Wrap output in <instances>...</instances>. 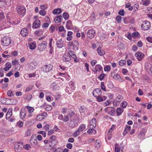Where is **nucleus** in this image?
I'll list each match as a JSON object with an SVG mask.
<instances>
[{"label": "nucleus", "mask_w": 152, "mask_h": 152, "mask_svg": "<svg viewBox=\"0 0 152 152\" xmlns=\"http://www.w3.org/2000/svg\"><path fill=\"white\" fill-rule=\"evenodd\" d=\"M11 38L7 36L4 37L1 39V43L2 45L4 46H8L10 44Z\"/></svg>", "instance_id": "obj_1"}, {"label": "nucleus", "mask_w": 152, "mask_h": 152, "mask_svg": "<svg viewBox=\"0 0 152 152\" xmlns=\"http://www.w3.org/2000/svg\"><path fill=\"white\" fill-rule=\"evenodd\" d=\"M56 137L53 135L50 137L49 147H53L55 146L57 143L58 141L56 139Z\"/></svg>", "instance_id": "obj_2"}, {"label": "nucleus", "mask_w": 152, "mask_h": 152, "mask_svg": "<svg viewBox=\"0 0 152 152\" xmlns=\"http://www.w3.org/2000/svg\"><path fill=\"white\" fill-rule=\"evenodd\" d=\"M96 120L95 118H93L90 122V124L89 125V128L91 130L92 132L93 131L96 133V131L94 129L96 126Z\"/></svg>", "instance_id": "obj_3"}, {"label": "nucleus", "mask_w": 152, "mask_h": 152, "mask_svg": "<svg viewBox=\"0 0 152 152\" xmlns=\"http://www.w3.org/2000/svg\"><path fill=\"white\" fill-rule=\"evenodd\" d=\"M16 10L18 13L20 15H24L26 12L25 8L24 6H17Z\"/></svg>", "instance_id": "obj_4"}, {"label": "nucleus", "mask_w": 152, "mask_h": 152, "mask_svg": "<svg viewBox=\"0 0 152 152\" xmlns=\"http://www.w3.org/2000/svg\"><path fill=\"white\" fill-rule=\"evenodd\" d=\"M150 23L147 21L143 22L141 25L142 29L144 30H148L150 28Z\"/></svg>", "instance_id": "obj_5"}, {"label": "nucleus", "mask_w": 152, "mask_h": 152, "mask_svg": "<svg viewBox=\"0 0 152 152\" xmlns=\"http://www.w3.org/2000/svg\"><path fill=\"white\" fill-rule=\"evenodd\" d=\"M53 67L52 65L49 64L43 66L42 67V69L44 72H47L51 71Z\"/></svg>", "instance_id": "obj_6"}, {"label": "nucleus", "mask_w": 152, "mask_h": 152, "mask_svg": "<svg viewBox=\"0 0 152 152\" xmlns=\"http://www.w3.org/2000/svg\"><path fill=\"white\" fill-rule=\"evenodd\" d=\"M96 34L94 30L91 29L88 30L87 33V35L88 37L91 39L94 38Z\"/></svg>", "instance_id": "obj_7"}, {"label": "nucleus", "mask_w": 152, "mask_h": 152, "mask_svg": "<svg viewBox=\"0 0 152 152\" xmlns=\"http://www.w3.org/2000/svg\"><path fill=\"white\" fill-rule=\"evenodd\" d=\"M144 54L141 52H137L135 53V56L139 61H141L144 56Z\"/></svg>", "instance_id": "obj_8"}, {"label": "nucleus", "mask_w": 152, "mask_h": 152, "mask_svg": "<svg viewBox=\"0 0 152 152\" xmlns=\"http://www.w3.org/2000/svg\"><path fill=\"white\" fill-rule=\"evenodd\" d=\"M124 21L125 24H127L129 23H134V20L130 17H127L124 18Z\"/></svg>", "instance_id": "obj_9"}, {"label": "nucleus", "mask_w": 152, "mask_h": 152, "mask_svg": "<svg viewBox=\"0 0 152 152\" xmlns=\"http://www.w3.org/2000/svg\"><path fill=\"white\" fill-rule=\"evenodd\" d=\"M102 93V91L101 89L99 88H97L95 89L93 92V94L95 97H96L97 94H98L99 96Z\"/></svg>", "instance_id": "obj_10"}, {"label": "nucleus", "mask_w": 152, "mask_h": 152, "mask_svg": "<svg viewBox=\"0 0 152 152\" xmlns=\"http://www.w3.org/2000/svg\"><path fill=\"white\" fill-rule=\"evenodd\" d=\"M102 70V67L100 65H96L95 67L94 70L93 71V72L95 74H96L97 72H100Z\"/></svg>", "instance_id": "obj_11"}, {"label": "nucleus", "mask_w": 152, "mask_h": 152, "mask_svg": "<svg viewBox=\"0 0 152 152\" xmlns=\"http://www.w3.org/2000/svg\"><path fill=\"white\" fill-rule=\"evenodd\" d=\"M22 145L21 142L16 143L15 145V150H17V152L20 151L22 149Z\"/></svg>", "instance_id": "obj_12"}, {"label": "nucleus", "mask_w": 152, "mask_h": 152, "mask_svg": "<svg viewBox=\"0 0 152 152\" xmlns=\"http://www.w3.org/2000/svg\"><path fill=\"white\" fill-rule=\"evenodd\" d=\"M28 31L26 28H23L20 31V34L23 37H26L28 34Z\"/></svg>", "instance_id": "obj_13"}, {"label": "nucleus", "mask_w": 152, "mask_h": 152, "mask_svg": "<svg viewBox=\"0 0 152 152\" xmlns=\"http://www.w3.org/2000/svg\"><path fill=\"white\" fill-rule=\"evenodd\" d=\"M56 44L58 48H61L64 46V41L60 39L56 42Z\"/></svg>", "instance_id": "obj_14"}, {"label": "nucleus", "mask_w": 152, "mask_h": 152, "mask_svg": "<svg viewBox=\"0 0 152 152\" xmlns=\"http://www.w3.org/2000/svg\"><path fill=\"white\" fill-rule=\"evenodd\" d=\"M145 136V130L144 129H142L140 131V132L138 134L137 137L138 138L141 139H143L144 138Z\"/></svg>", "instance_id": "obj_15"}, {"label": "nucleus", "mask_w": 152, "mask_h": 152, "mask_svg": "<svg viewBox=\"0 0 152 152\" xmlns=\"http://www.w3.org/2000/svg\"><path fill=\"white\" fill-rule=\"evenodd\" d=\"M50 87L52 88L53 91H54L58 89L59 86L57 84V83L54 82L51 84Z\"/></svg>", "instance_id": "obj_16"}, {"label": "nucleus", "mask_w": 152, "mask_h": 152, "mask_svg": "<svg viewBox=\"0 0 152 152\" xmlns=\"http://www.w3.org/2000/svg\"><path fill=\"white\" fill-rule=\"evenodd\" d=\"M71 59V57L68 54H64L63 56V60L64 61H70Z\"/></svg>", "instance_id": "obj_17"}, {"label": "nucleus", "mask_w": 152, "mask_h": 152, "mask_svg": "<svg viewBox=\"0 0 152 152\" xmlns=\"http://www.w3.org/2000/svg\"><path fill=\"white\" fill-rule=\"evenodd\" d=\"M26 115V111H25V110L23 108L21 109L20 112V118L21 119H23L25 117Z\"/></svg>", "instance_id": "obj_18"}, {"label": "nucleus", "mask_w": 152, "mask_h": 152, "mask_svg": "<svg viewBox=\"0 0 152 152\" xmlns=\"http://www.w3.org/2000/svg\"><path fill=\"white\" fill-rule=\"evenodd\" d=\"M98 54L100 56H103L105 54V51L101 49V47H99L97 49Z\"/></svg>", "instance_id": "obj_19"}, {"label": "nucleus", "mask_w": 152, "mask_h": 152, "mask_svg": "<svg viewBox=\"0 0 152 152\" xmlns=\"http://www.w3.org/2000/svg\"><path fill=\"white\" fill-rule=\"evenodd\" d=\"M40 22L39 20H36L33 23V26L35 28H37L39 27L40 26Z\"/></svg>", "instance_id": "obj_20"}, {"label": "nucleus", "mask_w": 152, "mask_h": 152, "mask_svg": "<svg viewBox=\"0 0 152 152\" xmlns=\"http://www.w3.org/2000/svg\"><path fill=\"white\" fill-rule=\"evenodd\" d=\"M131 126L127 125L126 127L125 128L124 131L123 132V134L124 135H125L131 130Z\"/></svg>", "instance_id": "obj_21"}, {"label": "nucleus", "mask_w": 152, "mask_h": 152, "mask_svg": "<svg viewBox=\"0 0 152 152\" xmlns=\"http://www.w3.org/2000/svg\"><path fill=\"white\" fill-rule=\"evenodd\" d=\"M12 109H10L7 112L6 116V118L7 119H8L12 115Z\"/></svg>", "instance_id": "obj_22"}, {"label": "nucleus", "mask_w": 152, "mask_h": 152, "mask_svg": "<svg viewBox=\"0 0 152 152\" xmlns=\"http://www.w3.org/2000/svg\"><path fill=\"white\" fill-rule=\"evenodd\" d=\"M48 44L47 43H41L39 45L38 47L40 46V50H44L46 48V46Z\"/></svg>", "instance_id": "obj_23"}, {"label": "nucleus", "mask_w": 152, "mask_h": 152, "mask_svg": "<svg viewBox=\"0 0 152 152\" xmlns=\"http://www.w3.org/2000/svg\"><path fill=\"white\" fill-rule=\"evenodd\" d=\"M37 64L35 61L32 62L30 65V68L32 69H36Z\"/></svg>", "instance_id": "obj_24"}, {"label": "nucleus", "mask_w": 152, "mask_h": 152, "mask_svg": "<svg viewBox=\"0 0 152 152\" xmlns=\"http://www.w3.org/2000/svg\"><path fill=\"white\" fill-rule=\"evenodd\" d=\"M124 111V109L121 108H118L116 110L117 116L120 115Z\"/></svg>", "instance_id": "obj_25"}, {"label": "nucleus", "mask_w": 152, "mask_h": 152, "mask_svg": "<svg viewBox=\"0 0 152 152\" xmlns=\"http://www.w3.org/2000/svg\"><path fill=\"white\" fill-rule=\"evenodd\" d=\"M96 99L99 102H102L105 100L107 99V97L105 96H104L103 98L100 96H98L96 95Z\"/></svg>", "instance_id": "obj_26"}, {"label": "nucleus", "mask_w": 152, "mask_h": 152, "mask_svg": "<svg viewBox=\"0 0 152 152\" xmlns=\"http://www.w3.org/2000/svg\"><path fill=\"white\" fill-rule=\"evenodd\" d=\"M30 142L32 145H36L37 142V140L36 139H33V135L32 136L30 140Z\"/></svg>", "instance_id": "obj_27"}, {"label": "nucleus", "mask_w": 152, "mask_h": 152, "mask_svg": "<svg viewBox=\"0 0 152 152\" xmlns=\"http://www.w3.org/2000/svg\"><path fill=\"white\" fill-rule=\"evenodd\" d=\"M111 76L115 79H119L121 77L118 74H114L113 72L111 73Z\"/></svg>", "instance_id": "obj_28"}, {"label": "nucleus", "mask_w": 152, "mask_h": 152, "mask_svg": "<svg viewBox=\"0 0 152 152\" xmlns=\"http://www.w3.org/2000/svg\"><path fill=\"white\" fill-rule=\"evenodd\" d=\"M122 99L123 96H122L121 95H118L116 99V102L118 103V104H119ZM117 104H118V103H117Z\"/></svg>", "instance_id": "obj_29"}, {"label": "nucleus", "mask_w": 152, "mask_h": 152, "mask_svg": "<svg viewBox=\"0 0 152 152\" xmlns=\"http://www.w3.org/2000/svg\"><path fill=\"white\" fill-rule=\"evenodd\" d=\"M61 9L60 8H58L53 10V14H59L61 12Z\"/></svg>", "instance_id": "obj_30"}, {"label": "nucleus", "mask_w": 152, "mask_h": 152, "mask_svg": "<svg viewBox=\"0 0 152 152\" xmlns=\"http://www.w3.org/2000/svg\"><path fill=\"white\" fill-rule=\"evenodd\" d=\"M29 48L31 50H34L36 48L35 43L31 42L29 45Z\"/></svg>", "instance_id": "obj_31"}, {"label": "nucleus", "mask_w": 152, "mask_h": 152, "mask_svg": "<svg viewBox=\"0 0 152 152\" xmlns=\"http://www.w3.org/2000/svg\"><path fill=\"white\" fill-rule=\"evenodd\" d=\"M86 128V126L84 124L81 125L78 129L80 132L82 131Z\"/></svg>", "instance_id": "obj_32"}, {"label": "nucleus", "mask_w": 152, "mask_h": 152, "mask_svg": "<svg viewBox=\"0 0 152 152\" xmlns=\"http://www.w3.org/2000/svg\"><path fill=\"white\" fill-rule=\"evenodd\" d=\"M115 125H112L111 128L109 129V134L108 135H111L112 132H113V130L114 129V128L115 127Z\"/></svg>", "instance_id": "obj_33"}, {"label": "nucleus", "mask_w": 152, "mask_h": 152, "mask_svg": "<svg viewBox=\"0 0 152 152\" xmlns=\"http://www.w3.org/2000/svg\"><path fill=\"white\" fill-rule=\"evenodd\" d=\"M71 57H72L74 59V61L75 62L78 63L80 61V59L77 58V57L75 54H74V55H73Z\"/></svg>", "instance_id": "obj_34"}, {"label": "nucleus", "mask_w": 152, "mask_h": 152, "mask_svg": "<svg viewBox=\"0 0 152 152\" xmlns=\"http://www.w3.org/2000/svg\"><path fill=\"white\" fill-rule=\"evenodd\" d=\"M63 16L65 20H67L69 19V15L66 12H64L63 14Z\"/></svg>", "instance_id": "obj_35"}, {"label": "nucleus", "mask_w": 152, "mask_h": 152, "mask_svg": "<svg viewBox=\"0 0 152 152\" xmlns=\"http://www.w3.org/2000/svg\"><path fill=\"white\" fill-rule=\"evenodd\" d=\"M101 89L105 91H106V88L104 85V82H102L101 83Z\"/></svg>", "instance_id": "obj_36"}, {"label": "nucleus", "mask_w": 152, "mask_h": 152, "mask_svg": "<svg viewBox=\"0 0 152 152\" xmlns=\"http://www.w3.org/2000/svg\"><path fill=\"white\" fill-rule=\"evenodd\" d=\"M53 150L54 151V152H61V148L58 147L56 148H53Z\"/></svg>", "instance_id": "obj_37"}, {"label": "nucleus", "mask_w": 152, "mask_h": 152, "mask_svg": "<svg viewBox=\"0 0 152 152\" xmlns=\"http://www.w3.org/2000/svg\"><path fill=\"white\" fill-rule=\"evenodd\" d=\"M105 75V74H101L97 77V78L101 81L104 79Z\"/></svg>", "instance_id": "obj_38"}, {"label": "nucleus", "mask_w": 152, "mask_h": 152, "mask_svg": "<svg viewBox=\"0 0 152 152\" xmlns=\"http://www.w3.org/2000/svg\"><path fill=\"white\" fill-rule=\"evenodd\" d=\"M27 108L28 109V112L29 113H31L33 112L34 110V109L32 107L28 106L27 107Z\"/></svg>", "instance_id": "obj_39"}, {"label": "nucleus", "mask_w": 152, "mask_h": 152, "mask_svg": "<svg viewBox=\"0 0 152 152\" xmlns=\"http://www.w3.org/2000/svg\"><path fill=\"white\" fill-rule=\"evenodd\" d=\"M72 43H73V46L74 47H77L79 45V43L76 40L73 41Z\"/></svg>", "instance_id": "obj_40"}, {"label": "nucleus", "mask_w": 152, "mask_h": 152, "mask_svg": "<svg viewBox=\"0 0 152 152\" xmlns=\"http://www.w3.org/2000/svg\"><path fill=\"white\" fill-rule=\"evenodd\" d=\"M31 129H28L26 132V136H30L31 134Z\"/></svg>", "instance_id": "obj_41"}, {"label": "nucleus", "mask_w": 152, "mask_h": 152, "mask_svg": "<svg viewBox=\"0 0 152 152\" xmlns=\"http://www.w3.org/2000/svg\"><path fill=\"white\" fill-rule=\"evenodd\" d=\"M151 65L149 63H146L145 66V69H148L149 68L150 69V67H152Z\"/></svg>", "instance_id": "obj_42"}, {"label": "nucleus", "mask_w": 152, "mask_h": 152, "mask_svg": "<svg viewBox=\"0 0 152 152\" xmlns=\"http://www.w3.org/2000/svg\"><path fill=\"white\" fill-rule=\"evenodd\" d=\"M40 15L42 16H44L46 14V12L45 10H40L39 12Z\"/></svg>", "instance_id": "obj_43"}, {"label": "nucleus", "mask_w": 152, "mask_h": 152, "mask_svg": "<svg viewBox=\"0 0 152 152\" xmlns=\"http://www.w3.org/2000/svg\"><path fill=\"white\" fill-rule=\"evenodd\" d=\"M126 62V61L125 60H121L119 61V64L120 66H122L125 64Z\"/></svg>", "instance_id": "obj_44"}, {"label": "nucleus", "mask_w": 152, "mask_h": 152, "mask_svg": "<svg viewBox=\"0 0 152 152\" xmlns=\"http://www.w3.org/2000/svg\"><path fill=\"white\" fill-rule=\"evenodd\" d=\"M121 17L119 15H118L116 17V20L118 23H120L121 21Z\"/></svg>", "instance_id": "obj_45"}, {"label": "nucleus", "mask_w": 152, "mask_h": 152, "mask_svg": "<svg viewBox=\"0 0 152 152\" xmlns=\"http://www.w3.org/2000/svg\"><path fill=\"white\" fill-rule=\"evenodd\" d=\"M80 132L78 129L73 134V135L75 137H76L80 134Z\"/></svg>", "instance_id": "obj_46"}, {"label": "nucleus", "mask_w": 152, "mask_h": 152, "mask_svg": "<svg viewBox=\"0 0 152 152\" xmlns=\"http://www.w3.org/2000/svg\"><path fill=\"white\" fill-rule=\"evenodd\" d=\"M72 23L70 20H68L67 21L66 24V26L67 28L70 27L71 26Z\"/></svg>", "instance_id": "obj_47"}, {"label": "nucleus", "mask_w": 152, "mask_h": 152, "mask_svg": "<svg viewBox=\"0 0 152 152\" xmlns=\"http://www.w3.org/2000/svg\"><path fill=\"white\" fill-rule=\"evenodd\" d=\"M31 147V146L30 144H26L23 147L24 148L27 150H28Z\"/></svg>", "instance_id": "obj_48"}, {"label": "nucleus", "mask_w": 152, "mask_h": 152, "mask_svg": "<svg viewBox=\"0 0 152 152\" xmlns=\"http://www.w3.org/2000/svg\"><path fill=\"white\" fill-rule=\"evenodd\" d=\"M4 74L3 73V68L1 67L0 68V77H2L4 76Z\"/></svg>", "instance_id": "obj_49"}, {"label": "nucleus", "mask_w": 152, "mask_h": 152, "mask_svg": "<svg viewBox=\"0 0 152 152\" xmlns=\"http://www.w3.org/2000/svg\"><path fill=\"white\" fill-rule=\"evenodd\" d=\"M118 13L119 15L121 16H124V15L125 12L124 10L122 9L119 11Z\"/></svg>", "instance_id": "obj_50"}, {"label": "nucleus", "mask_w": 152, "mask_h": 152, "mask_svg": "<svg viewBox=\"0 0 152 152\" xmlns=\"http://www.w3.org/2000/svg\"><path fill=\"white\" fill-rule=\"evenodd\" d=\"M32 95L31 94H28L27 95L26 97V99L27 101H28L31 99V98H32Z\"/></svg>", "instance_id": "obj_51"}, {"label": "nucleus", "mask_w": 152, "mask_h": 152, "mask_svg": "<svg viewBox=\"0 0 152 152\" xmlns=\"http://www.w3.org/2000/svg\"><path fill=\"white\" fill-rule=\"evenodd\" d=\"M43 119V118L42 117V115H39L36 117V120L38 121H40Z\"/></svg>", "instance_id": "obj_52"}, {"label": "nucleus", "mask_w": 152, "mask_h": 152, "mask_svg": "<svg viewBox=\"0 0 152 152\" xmlns=\"http://www.w3.org/2000/svg\"><path fill=\"white\" fill-rule=\"evenodd\" d=\"M110 67L109 66H106L104 67V70L105 71H109L110 70Z\"/></svg>", "instance_id": "obj_53"}, {"label": "nucleus", "mask_w": 152, "mask_h": 152, "mask_svg": "<svg viewBox=\"0 0 152 152\" xmlns=\"http://www.w3.org/2000/svg\"><path fill=\"white\" fill-rule=\"evenodd\" d=\"M76 124L73 121H70L69 126L73 128L76 126Z\"/></svg>", "instance_id": "obj_54"}, {"label": "nucleus", "mask_w": 152, "mask_h": 152, "mask_svg": "<svg viewBox=\"0 0 152 152\" xmlns=\"http://www.w3.org/2000/svg\"><path fill=\"white\" fill-rule=\"evenodd\" d=\"M53 40V39L52 38H51L49 39V47L50 48L53 49V47L52 45V41Z\"/></svg>", "instance_id": "obj_55"}, {"label": "nucleus", "mask_w": 152, "mask_h": 152, "mask_svg": "<svg viewBox=\"0 0 152 152\" xmlns=\"http://www.w3.org/2000/svg\"><path fill=\"white\" fill-rule=\"evenodd\" d=\"M39 134H41L44 137L46 136V133L44 131H40L38 132Z\"/></svg>", "instance_id": "obj_56"}, {"label": "nucleus", "mask_w": 152, "mask_h": 152, "mask_svg": "<svg viewBox=\"0 0 152 152\" xmlns=\"http://www.w3.org/2000/svg\"><path fill=\"white\" fill-rule=\"evenodd\" d=\"M68 53L71 57L75 54V53L72 50H69Z\"/></svg>", "instance_id": "obj_57"}, {"label": "nucleus", "mask_w": 152, "mask_h": 152, "mask_svg": "<svg viewBox=\"0 0 152 152\" xmlns=\"http://www.w3.org/2000/svg\"><path fill=\"white\" fill-rule=\"evenodd\" d=\"M64 116L62 114H60L59 115L58 118L59 119L62 121H64Z\"/></svg>", "instance_id": "obj_58"}, {"label": "nucleus", "mask_w": 152, "mask_h": 152, "mask_svg": "<svg viewBox=\"0 0 152 152\" xmlns=\"http://www.w3.org/2000/svg\"><path fill=\"white\" fill-rule=\"evenodd\" d=\"M41 115H42V117H43V119L45 118L48 115V114L46 112H44L42 113Z\"/></svg>", "instance_id": "obj_59"}, {"label": "nucleus", "mask_w": 152, "mask_h": 152, "mask_svg": "<svg viewBox=\"0 0 152 152\" xmlns=\"http://www.w3.org/2000/svg\"><path fill=\"white\" fill-rule=\"evenodd\" d=\"M66 92L68 93L69 94H70L71 93V91L70 89L68 87H66L65 89Z\"/></svg>", "instance_id": "obj_60"}, {"label": "nucleus", "mask_w": 152, "mask_h": 152, "mask_svg": "<svg viewBox=\"0 0 152 152\" xmlns=\"http://www.w3.org/2000/svg\"><path fill=\"white\" fill-rule=\"evenodd\" d=\"M97 61L95 60H93L91 61V64L92 66H94L96 63Z\"/></svg>", "instance_id": "obj_61"}, {"label": "nucleus", "mask_w": 152, "mask_h": 152, "mask_svg": "<svg viewBox=\"0 0 152 152\" xmlns=\"http://www.w3.org/2000/svg\"><path fill=\"white\" fill-rule=\"evenodd\" d=\"M64 122H67L69 120V118L68 117V116L67 115H65L64 116Z\"/></svg>", "instance_id": "obj_62"}, {"label": "nucleus", "mask_w": 152, "mask_h": 152, "mask_svg": "<svg viewBox=\"0 0 152 152\" xmlns=\"http://www.w3.org/2000/svg\"><path fill=\"white\" fill-rule=\"evenodd\" d=\"M127 104L126 102H124L122 103V107L124 108H125L127 105Z\"/></svg>", "instance_id": "obj_63"}, {"label": "nucleus", "mask_w": 152, "mask_h": 152, "mask_svg": "<svg viewBox=\"0 0 152 152\" xmlns=\"http://www.w3.org/2000/svg\"><path fill=\"white\" fill-rule=\"evenodd\" d=\"M149 0H147L145 1L143 3V4L145 6H147L149 4Z\"/></svg>", "instance_id": "obj_64"}]
</instances>
